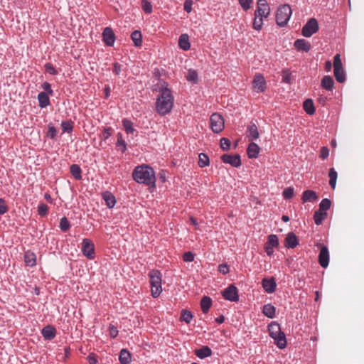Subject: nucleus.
I'll return each mask as SVG.
<instances>
[{"mask_svg": "<svg viewBox=\"0 0 364 364\" xmlns=\"http://www.w3.org/2000/svg\"><path fill=\"white\" fill-rule=\"evenodd\" d=\"M141 7L146 14H151L153 11L152 4L147 0L141 1Z\"/></svg>", "mask_w": 364, "mask_h": 364, "instance_id": "46", "label": "nucleus"}, {"mask_svg": "<svg viewBox=\"0 0 364 364\" xmlns=\"http://www.w3.org/2000/svg\"><path fill=\"white\" fill-rule=\"evenodd\" d=\"M334 76L338 82H343L346 80L345 71L342 66L341 55L336 54L333 58Z\"/></svg>", "mask_w": 364, "mask_h": 364, "instance_id": "6", "label": "nucleus"}, {"mask_svg": "<svg viewBox=\"0 0 364 364\" xmlns=\"http://www.w3.org/2000/svg\"><path fill=\"white\" fill-rule=\"evenodd\" d=\"M48 213V207L44 203H40L38 207V213L41 216H46Z\"/></svg>", "mask_w": 364, "mask_h": 364, "instance_id": "48", "label": "nucleus"}, {"mask_svg": "<svg viewBox=\"0 0 364 364\" xmlns=\"http://www.w3.org/2000/svg\"><path fill=\"white\" fill-rule=\"evenodd\" d=\"M276 313L275 307L269 304H266L263 307V314L267 317L272 318Z\"/></svg>", "mask_w": 364, "mask_h": 364, "instance_id": "33", "label": "nucleus"}, {"mask_svg": "<svg viewBox=\"0 0 364 364\" xmlns=\"http://www.w3.org/2000/svg\"><path fill=\"white\" fill-rule=\"evenodd\" d=\"M131 38L134 43L135 46H140L142 43V36L139 31H134L131 35Z\"/></svg>", "mask_w": 364, "mask_h": 364, "instance_id": "36", "label": "nucleus"}, {"mask_svg": "<svg viewBox=\"0 0 364 364\" xmlns=\"http://www.w3.org/2000/svg\"><path fill=\"white\" fill-rule=\"evenodd\" d=\"M195 353L200 358H205L206 357L211 355L212 350L209 347L203 346L200 349L196 350Z\"/></svg>", "mask_w": 364, "mask_h": 364, "instance_id": "29", "label": "nucleus"}, {"mask_svg": "<svg viewBox=\"0 0 364 364\" xmlns=\"http://www.w3.org/2000/svg\"><path fill=\"white\" fill-rule=\"evenodd\" d=\"M263 25V17L255 16L253 21V28L257 31H260Z\"/></svg>", "mask_w": 364, "mask_h": 364, "instance_id": "43", "label": "nucleus"}, {"mask_svg": "<svg viewBox=\"0 0 364 364\" xmlns=\"http://www.w3.org/2000/svg\"><path fill=\"white\" fill-rule=\"evenodd\" d=\"M132 177L137 183H143L149 187H155L156 178L153 168L148 166H139L132 173Z\"/></svg>", "mask_w": 364, "mask_h": 364, "instance_id": "1", "label": "nucleus"}, {"mask_svg": "<svg viewBox=\"0 0 364 364\" xmlns=\"http://www.w3.org/2000/svg\"><path fill=\"white\" fill-rule=\"evenodd\" d=\"M210 126L213 132H221L225 127V122L222 115L218 113H213L210 119Z\"/></svg>", "mask_w": 364, "mask_h": 364, "instance_id": "7", "label": "nucleus"}, {"mask_svg": "<svg viewBox=\"0 0 364 364\" xmlns=\"http://www.w3.org/2000/svg\"><path fill=\"white\" fill-rule=\"evenodd\" d=\"M269 333L271 338L274 340L275 344L280 349L287 346V339L285 334L281 331L279 323L272 322L268 326Z\"/></svg>", "mask_w": 364, "mask_h": 364, "instance_id": "3", "label": "nucleus"}, {"mask_svg": "<svg viewBox=\"0 0 364 364\" xmlns=\"http://www.w3.org/2000/svg\"><path fill=\"white\" fill-rule=\"evenodd\" d=\"M61 127L64 132L70 133L73 131V122L70 120L63 121L61 123Z\"/></svg>", "mask_w": 364, "mask_h": 364, "instance_id": "44", "label": "nucleus"}, {"mask_svg": "<svg viewBox=\"0 0 364 364\" xmlns=\"http://www.w3.org/2000/svg\"><path fill=\"white\" fill-rule=\"evenodd\" d=\"M262 287L266 292L273 293L276 289V282L274 278L262 279Z\"/></svg>", "mask_w": 364, "mask_h": 364, "instance_id": "17", "label": "nucleus"}, {"mask_svg": "<svg viewBox=\"0 0 364 364\" xmlns=\"http://www.w3.org/2000/svg\"><path fill=\"white\" fill-rule=\"evenodd\" d=\"M103 41L107 46H112L115 42V35L112 29L106 27L102 32Z\"/></svg>", "mask_w": 364, "mask_h": 364, "instance_id": "16", "label": "nucleus"}, {"mask_svg": "<svg viewBox=\"0 0 364 364\" xmlns=\"http://www.w3.org/2000/svg\"><path fill=\"white\" fill-rule=\"evenodd\" d=\"M230 141L227 138H222L220 139V147L223 150L227 151L230 149Z\"/></svg>", "mask_w": 364, "mask_h": 364, "instance_id": "52", "label": "nucleus"}, {"mask_svg": "<svg viewBox=\"0 0 364 364\" xmlns=\"http://www.w3.org/2000/svg\"><path fill=\"white\" fill-rule=\"evenodd\" d=\"M70 171L73 176L77 179L80 180L82 178V171L80 167L77 164H73L70 166Z\"/></svg>", "mask_w": 364, "mask_h": 364, "instance_id": "35", "label": "nucleus"}, {"mask_svg": "<svg viewBox=\"0 0 364 364\" xmlns=\"http://www.w3.org/2000/svg\"><path fill=\"white\" fill-rule=\"evenodd\" d=\"M327 217V213H323L319 210H316L314 215V222L317 225L322 223L323 220Z\"/></svg>", "mask_w": 364, "mask_h": 364, "instance_id": "34", "label": "nucleus"}, {"mask_svg": "<svg viewBox=\"0 0 364 364\" xmlns=\"http://www.w3.org/2000/svg\"><path fill=\"white\" fill-rule=\"evenodd\" d=\"M119 359L122 364H129L132 360L131 354L127 349H122Z\"/></svg>", "mask_w": 364, "mask_h": 364, "instance_id": "30", "label": "nucleus"}, {"mask_svg": "<svg viewBox=\"0 0 364 364\" xmlns=\"http://www.w3.org/2000/svg\"><path fill=\"white\" fill-rule=\"evenodd\" d=\"M329 185L333 189H335L337 180V172L333 168H330L329 173Z\"/></svg>", "mask_w": 364, "mask_h": 364, "instance_id": "37", "label": "nucleus"}, {"mask_svg": "<svg viewBox=\"0 0 364 364\" xmlns=\"http://www.w3.org/2000/svg\"><path fill=\"white\" fill-rule=\"evenodd\" d=\"M173 105V97L171 90L162 87L156 103V111L161 115H165L171 112Z\"/></svg>", "mask_w": 364, "mask_h": 364, "instance_id": "2", "label": "nucleus"}, {"mask_svg": "<svg viewBox=\"0 0 364 364\" xmlns=\"http://www.w3.org/2000/svg\"><path fill=\"white\" fill-rule=\"evenodd\" d=\"M193 0H185L184 1V10L187 13H190L192 11Z\"/></svg>", "mask_w": 364, "mask_h": 364, "instance_id": "58", "label": "nucleus"}, {"mask_svg": "<svg viewBox=\"0 0 364 364\" xmlns=\"http://www.w3.org/2000/svg\"><path fill=\"white\" fill-rule=\"evenodd\" d=\"M42 88L46 91L48 95H53V90L51 89V85L49 82H45L42 85Z\"/></svg>", "mask_w": 364, "mask_h": 364, "instance_id": "57", "label": "nucleus"}, {"mask_svg": "<svg viewBox=\"0 0 364 364\" xmlns=\"http://www.w3.org/2000/svg\"><path fill=\"white\" fill-rule=\"evenodd\" d=\"M81 250L83 255L87 258L90 259L95 258V246L90 240L87 238L82 240Z\"/></svg>", "mask_w": 364, "mask_h": 364, "instance_id": "10", "label": "nucleus"}, {"mask_svg": "<svg viewBox=\"0 0 364 364\" xmlns=\"http://www.w3.org/2000/svg\"><path fill=\"white\" fill-rule=\"evenodd\" d=\"M7 210L8 208L6 205L5 201L2 198H0V215L4 214L5 213L7 212Z\"/></svg>", "mask_w": 364, "mask_h": 364, "instance_id": "60", "label": "nucleus"}, {"mask_svg": "<svg viewBox=\"0 0 364 364\" xmlns=\"http://www.w3.org/2000/svg\"><path fill=\"white\" fill-rule=\"evenodd\" d=\"M103 199L105 200L108 208H113L116 203L115 197L109 192H105L102 195Z\"/></svg>", "mask_w": 364, "mask_h": 364, "instance_id": "28", "label": "nucleus"}, {"mask_svg": "<svg viewBox=\"0 0 364 364\" xmlns=\"http://www.w3.org/2000/svg\"><path fill=\"white\" fill-rule=\"evenodd\" d=\"M319 26L318 21L316 18H310L307 23L304 26L301 30V33L304 37L309 38L313 34L318 31Z\"/></svg>", "mask_w": 364, "mask_h": 364, "instance_id": "8", "label": "nucleus"}, {"mask_svg": "<svg viewBox=\"0 0 364 364\" xmlns=\"http://www.w3.org/2000/svg\"><path fill=\"white\" fill-rule=\"evenodd\" d=\"M260 148L259 146L254 143L251 142L247 148V155L249 158L250 159H255L257 157L259 152Z\"/></svg>", "mask_w": 364, "mask_h": 364, "instance_id": "24", "label": "nucleus"}, {"mask_svg": "<svg viewBox=\"0 0 364 364\" xmlns=\"http://www.w3.org/2000/svg\"><path fill=\"white\" fill-rule=\"evenodd\" d=\"M121 70H122V65L120 64H119L118 63H114L113 72L116 75H119V73H121Z\"/></svg>", "mask_w": 364, "mask_h": 364, "instance_id": "64", "label": "nucleus"}, {"mask_svg": "<svg viewBox=\"0 0 364 364\" xmlns=\"http://www.w3.org/2000/svg\"><path fill=\"white\" fill-rule=\"evenodd\" d=\"M320 248V252L318 254V263L323 268H326L329 264V251L327 246L323 245L321 243L316 245Z\"/></svg>", "mask_w": 364, "mask_h": 364, "instance_id": "9", "label": "nucleus"}, {"mask_svg": "<svg viewBox=\"0 0 364 364\" xmlns=\"http://www.w3.org/2000/svg\"><path fill=\"white\" fill-rule=\"evenodd\" d=\"M318 200V196L316 193L311 190L305 191L302 194L303 203L306 202H315Z\"/></svg>", "mask_w": 364, "mask_h": 364, "instance_id": "21", "label": "nucleus"}, {"mask_svg": "<svg viewBox=\"0 0 364 364\" xmlns=\"http://www.w3.org/2000/svg\"><path fill=\"white\" fill-rule=\"evenodd\" d=\"M193 318V314L191 311L187 310H183L181 311V320L185 321L186 323H189Z\"/></svg>", "mask_w": 364, "mask_h": 364, "instance_id": "42", "label": "nucleus"}, {"mask_svg": "<svg viewBox=\"0 0 364 364\" xmlns=\"http://www.w3.org/2000/svg\"><path fill=\"white\" fill-rule=\"evenodd\" d=\"M292 10L289 4H283L279 6L276 13V22L280 27L285 26L290 19Z\"/></svg>", "mask_w": 364, "mask_h": 364, "instance_id": "4", "label": "nucleus"}, {"mask_svg": "<svg viewBox=\"0 0 364 364\" xmlns=\"http://www.w3.org/2000/svg\"><path fill=\"white\" fill-rule=\"evenodd\" d=\"M122 124L124 129L127 134L133 133L135 131V129L132 127V122L130 120L127 119H124L122 121Z\"/></svg>", "mask_w": 364, "mask_h": 364, "instance_id": "41", "label": "nucleus"}, {"mask_svg": "<svg viewBox=\"0 0 364 364\" xmlns=\"http://www.w3.org/2000/svg\"><path fill=\"white\" fill-rule=\"evenodd\" d=\"M240 6L245 11L250 9L251 8V4L252 3V0H238Z\"/></svg>", "mask_w": 364, "mask_h": 364, "instance_id": "54", "label": "nucleus"}, {"mask_svg": "<svg viewBox=\"0 0 364 364\" xmlns=\"http://www.w3.org/2000/svg\"><path fill=\"white\" fill-rule=\"evenodd\" d=\"M183 259L185 262H192L194 259V255L191 252H185Z\"/></svg>", "mask_w": 364, "mask_h": 364, "instance_id": "59", "label": "nucleus"}, {"mask_svg": "<svg viewBox=\"0 0 364 364\" xmlns=\"http://www.w3.org/2000/svg\"><path fill=\"white\" fill-rule=\"evenodd\" d=\"M221 160L224 163L229 164L234 167H239L241 166L240 156L238 154H235V155L223 154L221 156Z\"/></svg>", "mask_w": 364, "mask_h": 364, "instance_id": "15", "label": "nucleus"}, {"mask_svg": "<svg viewBox=\"0 0 364 364\" xmlns=\"http://www.w3.org/2000/svg\"><path fill=\"white\" fill-rule=\"evenodd\" d=\"M298 245V240L295 234L289 232L285 238V247L287 248H294Z\"/></svg>", "mask_w": 364, "mask_h": 364, "instance_id": "19", "label": "nucleus"}, {"mask_svg": "<svg viewBox=\"0 0 364 364\" xmlns=\"http://www.w3.org/2000/svg\"><path fill=\"white\" fill-rule=\"evenodd\" d=\"M109 335L112 338H114L118 335V330L114 325H110L109 327Z\"/></svg>", "mask_w": 364, "mask_h": 364, "instance_id": "56", "label": "nucleus"}, {"mask_svg": "<svg viewBox=\"0 0 364 364\" xmlns=\"http://www.w3.org/2000/svg\"><path fill=\"white\" fill-rule=\"evenodd\" d=\"M247 136L250 141L255 140L259 138V134L258 132L257 127L255 123H251L247 127Z\"/></svg>", "mask_w": 364, "mask_h": 364, "instance_id": "20", "label": "nucleus"}, {"mask_svg": "<svg viewBox=\"0 0 364 364\" xmlns=\"http://www.w3.org/2000/svg\"><path fill=\"white\" fill-rule=\"evenodd\" d=\"M151 295L158 297L161 293V274L158 270H151L149 272Z\"/></svg>", "mask_w": 364, "mask_h": 364, "instance_id": "5", "label": "nucleus"}, {"mask_svg": "<svg viewBox=\"0 0 364 364\" xmlns=\"http://www.w3.org/2000/svg\"><path fill=\"white\" fill-rule=\"evenodd\" d=\"M198 158V165L200 167L203 168L209 164V158L205 154L200 153Z\"/></svg>", "mask_w": 364, "mask_h": 364, "instance_id": "38", "label": "nucleus"}, {"mask_svg": "<svg viewBox=\"0 0 364 364\" xmlns=\"http://www.w3.org/2000/svg\"><path fill=\"white\" fill-rule=\"evenodd\" d=\"M38 100L41 108H45L50 105L48 95L45 92H41L38 95Z\"/></svg>", "mask_w": 364, "mask_h": 364, "instance_id": "25", "label": "nucleus"}, {"mask_svg": "<svg viewBox=\"0 0 364 364\" xmlns=\"http://www.w3.org/2000/svg\"><path fill=\"white\" fill-rule=\"evenodd\" d=\"M223 296L230 301H237L239 296L237 288L234 285H230L223 292Z\"/></svg>", "mask_w": 364, "mask_h": 364, "instance_id": "14", "label": "nucleus"}, {"mask_svg": "<svg viewBox=\"0 0 364 364\" xmlns=\"http://www.w3.org/2000/svg\"><path fill=\"white\" fill-rule=\"evenodd\" d=\"M219 272L223 274H226L229 272V267L227 264H222L219 265Z\"/></svg>", "mask_w": 364, "mask_h": 364, "instance_id": "63", "label": "nucleus"}, {"mask_svg": "<svg viewBox=\"0 0 364 364\" xmlns=\"http://www.w3.org/2000/svg\"><path fill=\"white\" fill-rule=\"evenodd\" d=\"M45 69H46V71L48 73H49L50 75H55L58 74V71L55 70L54 66L50 63H46Z\"/></svg>", "mask_w": 364, "mask_h": 364, "instance_id": "50", "label": "nucleus"}, {"mask_svg": "<svg viewBox=\"0 0 364 364\" xmlns=\"http://www.w3.org/2000/svg\"><path fill=\"white\" fill-rule=\"evenodd\" d=\"M334 81L330 75L324 76L321 80V86L328 91H331L333 88Z\"/></svg>", "mask_w": 364, "mask_h": 364, "instance_id": "26", "label": "nucleus"}, {"mask_svg": "<svg viewBox=\"0 0 364 364\" xmlns=\"http://www.w3.org/2000/svg\"><path fill=\"white\" fill-rule=\"evenodd\" d=\"M252 87L257 92H263L265 91L266 81L261 74H257L252 81Z\"/></svg>", "mask_w": 364, "mask_h": 364, "instance_id": "12", "label": "nucleus"}, {"mask_svg": "<svg viewBox=\"0 0 364 364\" xmlns=\"http://www.w3.org/2000/svg\"><path fill=\"white\" fill-rule=\"evenodd\" d=\"M304 109L309 114H313L315 112V107L314 105L313 100L307 99L304 102Z\"/></svg>", "mask_w": 364, "mask_h": 364, "instance_id": "32", "label": "nucleus"}, {"mask_svg": "<svg viewBox=\"0 0 364 364\" xmlns=\"http://www.w3.org/2000/svg\"><path fill=\"white\" fill-rule=\"evenodd\" d=\"M48 129L47 132L48 136H49L50 139H54L56 136L57 134V130L55 127L52 124H48Z\"/></svg>", "mask_w": 364, "mask_h": 364, "instance_id": "49", "label": "nucleus"}, {"mask_svg": "<svg viewBox=\"0 0 364 364\" xmlns=\"http://www.w3.org/2000/svg\"><path fill=\"white\" fill-rule=\"evenodd\" d=\"M112 128H105L102 134H100V139L102 140H107L112 135Z\"/></svg>", "mask_w": 364, "mask_h": 364, "instance_id": "51", "label": "nucleus"}, {"mask_svg": "<svg viewBox=\"0 0 364 364\" xmlns=\"http://www.w3.org/2000/svg\"><path fill=\"white\" fill-rule=\"evenodd\" d=\"M282 80L287 83H289L291 80V75L288 70L283 71Z\"/></svg>", "mask_w": 364, "mask_h": 364, "instance_id": "62", "label": "nucleus"}, {"mask_svg": "<svg viewBox=\"0 0 364 364\" xmlns=\"http://www.w3.org/2000/svg\"><path fill=\"white\" fill-rule=\"evenodd\" d=\"M89 364H97V359L94 353H90L87 357Z\"/></svg>", "mask_w": 364, "mask_h": 364, "instance_id": "61", "label": "nucleus"}, {"mask_svg": "<svg viewBox=\"0 0 364 364\" xmlns=\"http://www.w3.org/2000/svg\"><path fill=\"white\" fill-rule=\"evenodd\" d=\"M212 305V300L208 296H203L200 301V306L203 313H207Z\"/></svg>", "mask_w": 364, "mask_h": 364, "instance_id": "31", "label": "nucleus"}, {"mask_svg": "<svg viewBox=\"0 0 364 364\" xmlns=\"http://www.w3.org/2000/svg\"><path fill=\"white\" fill-rule=\"evenodd\" d=\"M186 79L188 81L196 83L198 82V73L195 70L190 69L186 76Z\"/></svg>", "mask_w": 364, "mask_h": 364, "instance_id": "45", "label": "nucleus"}, {"mask_svg": "<svg viewBox=\"0 0 364 364\" xmlns=\"http://www.w3.org/2000/svg\"><path fill=\"white\" fill-rule=\"evenodd\" d=\"M117 146L119 147L122 153H124L127 150V144L125 141L122 138V134L121 133L117 134Z\"/></svg>", "mask_w": 364, "mask_h": 364, "instance_id": "40", "label": "nucleus"}, {"mask_svg": "<svg viewBox=\"0 0 364 364\" xmlns=\"http://www.w3.org/2000/svg\"><path fill=\"white\" fill-rule=\"evenodd\" d=\"M42 335L46 340H52L56 335L55 328L50 325H48L42 329Z\"/></svg>", "mask_w": 364, "mask_h": 364, "instance_id": "18", "label": "nucleus"}, {"mask_svg": "<svg viewBox=\"0 0 364 364\" xmlns=\"http://www.w3.org/2000/svg\"><path fill=\"white\" fill-rule=\"evenodd\" d=\"M279 245V239L276 235H270L268 236L267 242L264 244V250L269 256L273 255L274 247Z\"/></svg>", "mask_w": 364, "mask_h": 364, "instance_id": "13", "label": "nucleus"}, {"mask_svg": "<svg viewBox=\"0 0 364 364\" xmlns=\"http://www.w3.org/2000/svg\"><path fill=\"white\" fill-rule=\"evenodd\" d=\"M294 46L298 50L309 52L311 49V45L304 39H298L294 42Z\"/></svg>", "mask_w": 364, "mask_h": 364, "instance_id": "23", "label": "nucleus"}, {"mask_svg": "<svg viewBox=\"0 0 364 364\" xmlns=\"http://www.w3.org/2000/svg\"><path fill=\"white\" fill-rule=\"evenodd\" d=\"M70 227V224L67 218H62L60 221V228L61 229V230L63 232H66L68 230H69Z\"/></svg>", "mask_w": 364, "mask_h": 364, "instance_id": "47", "label": "nucleus"}, {"mask_svg": "<svg viewBox=\"0 0 364 364\" xmlns=\"http://www.w3.org/2000/svg\"><path fill=\"white\" fill-rule=\"evenodd\" d=\"M24 262L26 266L34 267L36 264V256L31 251H26L24 253Z\"/></svg>", "mask_w": 364, "mask_h": 364, "instance_id": "22", "label": "nucleus"}, {"mask_svg": "<svg viewBox=\"0 0 364 364\" xmlns=\"http://www.w3.org/2000/svg\"><path fill=\"white\" fill-rule=\"evenodd\" d=\"M294 196V188L289 187L284 190L283 196L285 199H290Z\"/></svg>", "mask_w": 364, "mask_h": 364, "instance_id": "53", "label": "nucleus"}, {"mask_svg": "<svg viewBox=\"0 0 364 364\" xmlns=\"http://www.w3.org/2000/svg\"><path fill=\"white\" fill-rule=\"evenodd\" d=\"M329 155V149L327 146H323L321 149V154H320V157L323 159V160H325Z\"/></svg>", "mask_w": 364, "mask_h": 364, "instance_id": "55", "label": "nucleus"}, {"mask_svg": "<svg viewBox=\"0 0 364 364\" xmlns=\"http://www.w3.org/2000/svg\"><path fill=\"white\" fill-rule=\"evenodd\" d=\"M178 46L183 50H188L190 49L191 44L189 42V37L187 34H182L179 37Z\"/></svg>", "mask_w": 364, "mask_h": 364, "instance_id": "27", "label": "nucleus"}, {"mask_svg": "<svg viewBox=\"0 0 364 364\" xmlns=\"http://www.w3.org/2000/svg\"><path fill=\"white\" fill-rule=\"evenodd\" d=\"M270 14V7L266 0H259L255 16L267 18Z\"/></svg>", "mask_w": 364, "mask_h": 364, "instance_id": "11", "label": "nucleus"}, {"mask_svg": "<svg viewBox=\"0 0 364 364\" xmlns=\"http://www.w3.org/2000/svg\"><path fill=\"white\" fill-rule=\"evenodd\" d=\"M331 205V200L328 198H324L320 203L318 210L323 213H327V210L330 208Z\"/></svg>", "mask_w": 364, "mask_h": 364, "instance_id": "39", "label": "nucleus"}]
</instances>
